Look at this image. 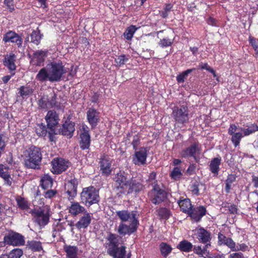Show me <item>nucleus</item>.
<instances>
[{
	"label": "nucleus",
	"instance_id": "nucleus-25",
	"mask_svg": "<svg viewBox=\"0 0 258 258\" xmlns=\"http://www.w3.org/2000/svg\"><path fill=\"white\" fill-rule=\"evenodd\" d=\"M45 120L47 122V125L49 129H52L58 123L59 120L58 115L53 110L48 111L46 116Z\"/></svg>",
	"mask_w": 258,
	"mask_h": 258
},
{
	"label": "nucleus",
	"instance_id": "nucleus-63",
	"mask_svg": "<svg viewBox=\"0 0 258 258\" xmlns=\"http://www.w3.org/2000/svg\"><path fill=\"white\" fill-rule=\"evenodd\" d=\"M49 104H50L51 108L58 107L56 104V96L55 95L51 98L50 100H49Z\"/></svg>",
	"mask_w": 258,
	"mask_h": 258
},
{
	"label": "nucleus",
	"instance_id": "nucleus-12",
	"mask_svg": "<svg viewBox=\"0 0 258 258\" xmlns=\"http://www.w3.org/2000/svg\"><path fill=\"white\" fill-rule=\"evenodd\" d=\"M4 240L7 244L13 246L23 245L25 243L24 237L19 233L13 231L6 234Z\"/></svg>",
	"mask_w": 258,
	"mask_h": 258
},
{
	"label": "nucleus",
	"instance_id": "nucleus-14",
	"mask_svg": "<svg viewBox=\"0 0 258 258\" xmlns=\"http://www.w3.org/2000/svg\"><path fill=\"white\" fill-rule=\"evenodd\" d=\"M195 235L196 237L198 239L200 242L204 244H208L211 245V240L212 239L211 233L204 228L203 227H198L195 231Z\"/></svg>",
	"mask_w": 258,
	"mask_h": 258
},
{
	"label": "nucleus",
	"instance_id": "nucleus-35",
	"mask_svg": "<svg viewBox=\"0 0 258 258\" xmlns=\"http://www.w3.org/2000/svg\"><path fill=\"white\" fill-rule=\"evenodd\" d=\"M176 247L181 251L189 252L192 250L193 245L188 241L183 240L178 244Z\"/></svg>",
	"mask_w": 258,
	"mask_h": 258
},
{
	"label": "nucleus",
	"instance_id": "nucleus-38",
	"mask_svg": "<svg viewBox=\"0 0 258 258\" xmlns=\"http://www.w3.org/2000/svg\"><path fill=\"white\" fill-rule=\"evenodd\" d=\"M41 185L44 189L51 187L53 184L52 178L48 174L44 175L41 179Z\"/></svg>",
	"mask_w": 258,
	"mask_h": 258
},
{
	"label": "nucleus",
	"instance_id": "nucleus-17",
	"mask_svg": "<svg viewBox=\"0 0 258 258\" xmlns=\"http://www.w3.org/2000/svg\"><path fill=\"white\" fill-rule=\"evenodd\" d=\"M78 185V181L75 178L71 179L66 183L65 190L69 200H73L76 196Z\"/></svg>",
	"mask_w": 258,
	"mask_h": 258
},
{
	"label": "nucleus",
	"instance_id": "nucleus-49",
	"mask_svg": "<svg viewBox=\"0 0 258 258\" xmlns=\"http://www.w3.org/2000/svg\"><path fill=\"white\" fill-rule=\"evenodd\" d=\"M181 175V170L178 167H174L170 173V177L174 180L179 179Z\"/></svg>",
	"mask_w": 258,
	"mask_h": 258
},
{
	"label": "nucleus",
	"instance_id": "nucleus-56",
	"mask_svg": "<svg viewBox=\"0 0 258 258\" xmlns=\"http://www.w3.org/2000/svg\"><path fill=\"white\" fill-rule=\"evenodd\" d=\"M140 144V138L138 135L133 137V141H132V145L135 150L138 149V147Z\"/></svg>",
	"mask_w": 258,
	"mask_h": 258
},
{
	"label": "nucleus",
	"instance_id": "nucleus-46",
	"mask_svg": "<svg viewBox=\"0 0 258 258\" xmlns=\"http://www.w3.org/2000/svg\"><path fill=\"white\" fill-rule=\"evenodd\" d=\"M195 70V69H188L177 75L176 77V80L177 82L179 83H183L184 82L185 78L188 76V75Z\"/></svg>",
	"mask_w": 258,
	"mask_h": 258
},
{
	"label": "nucleus",
	"instance_id": "nucleus-41",
	"mask_svg": "<svg viewBox=\"0 0 258 258\" xmlns=\"http://www.w3.org/2000/svg\"><path fill=\"white\" fill-rule=\"evenodd\" d=\"M160 249L161 254L164 257L167 256L171 252L172 249L170 245L165 242L161 243Z\"/></svg>",
	"mask_w": 258,
	"mask_h": 258
},
{
	"label": "nucleus",
	"instance_id": "nucleus-4",
	"mask_svg": "<svg viewBox=\"0 0 258 258\" xmlns=\"http://www.w3.org/2000/svg\"><path fill=\"white\" fill-rule=\"evenodd\" d=\"M218 243L219 245H225L232 251L245 252L249 250L248 245L244 243H236L231 238L226 237L219 233L218 235Z\"/></svg>",
	"mask_w": 258,
	"mask_h": 258
},
{
	"label": "nucleus",
	"instance_id": "nucleus-27",
	"mask_svg": "<svg viewBox=\"0 0 258 258\" xmlns=\"http://www.w3.org/2000/svg\"><path fill=\"white\" fill-rule=\"evenodd\" d=\"M16 56L13 53H10L5 55L4 64L5 67L11 71H15L16 66L15 64Z\"/></svg>",
	"mask_w": 258,
	"mask_h": 258
},
{
	"label": "nucleus",
	"instance_id": "nucleus-58",
	"mask_svg": "<svg viewBox=\"0 0 258 258\" xmlns=\"http://www.w3.org/2000/svg\"><path fill=\"white\" fill-rule=\"evenodd\" d=\"M199 184L197 183H195L191 185L190 186V191L191 193L196 196L199 195Z\"/></svg>",
	"mask_w": 258,
	"mask_h": 258
},
{
	"label": "nucleus",
	"instance_id": "nucleus-51",
	"mask_svg": "<svg viewBox=\"0 0 258 258\" xmlns=\"http://www.w3.org/2000/svg\"><path fill=\"white\" fill-rule=\"evenodd\" d=\"M36 133L39 136H44L46 135V126L43 124H39L36 127Z\"/></svg>",
	"mask_w": 258,
	"mask_h": 258
},
{
	"label": "nucleus",
	"instance_id": "nucleus-6",
	"mask_svg": "<svg viewBox=\"0 0 258 258\" xmlns=\"http://www.w3.org/2000/svg\"><path fill=\"white\" fill-rule=\"evenodd\" d=\"M172 116L177 124L185 125L189 122V110L187 106L180 105L172 108Z\"/></svg>",
	"mask_w": 258,
	"mask_h": 258
},
{
	"label": "nucleus",
	"instance_id": "nucleus-15",
	"mask_svg": "<svg viewBox=\"0 0 258 258\" xmlns=\"http://www.w3.org/2000/svg\"><path fill=\"white\" fill-rule=\"evenodd\" d=\"M112 160L108 156H103L99 162L100 170L103 176H108L112 172Z\"/></svg>",
	"mask_w": 258,
	"mask_h": 258
},
{
	"label": "nucleus",
	"instance_id": "nucleus-50",
	"mask_svg": "<svg viewBox=\"0 0 258 258\" xmlns=\"http://www.w3.org/2000/svg\"><path fill=\"white\" fill-rule=\"evenodd\" d=\"M158 214L162 219H168L170 216L169 211L165 208H161L158 210Z\"/></svg>",
	"mask_w": 258,
	"mask_h": 258
},
{
	"label": "nucleus",
	"instance_id": "nucleus-34",
	"mask_svg": "<svg viewBox=\"0 0 258 258\" xmlns=\"http://www.w3.org/2000/svg\"><path fill=\"white\" fill-rule=\"evenodd\" d=\"M33 89L29 86H22L18 89V94L23 99L32 95Z\"/></svg>",
	"mask_w": 258,
	"mask_h": 258
},
{
	"label": "nucleus",
	"instance_id": "nucleus-29",
	"mask_svg": "<svg viewBox=\"0 0 258 258\" xmlns=\"http://www.w3.org/2000/svg\"><path fill=\"white\" fill-rule=\"evenodd\" d=\"M221 158L219 156L214 158L210 162L209 169L215 175L217 176L220 170V165L221 163Z\"/></svg>",
	"mask_w": 258,
	"mask_h": 258
},
{
	"label": "nucleus",
	"instance_id": "nucleus-31",
	"mask_svg": "<svg viewBox=\"0 0 258 258\" xmlns=\"http://www.w3.org/2000/svg\"><path fill=\"white\" fill-rule=\"evenodd\" d=\"M0 177L4 179L5 184L9 186L11 185L12 179L8 172V168L2 164H0Z\"/></svg>",
	"mask_w": 258,
	"mask_h": 258
},
{
	"label": "nucleus",
	"instance_id": "nucleus-53",
	"mask_svg": "<svg viewBox=\"0 0 258 258\" xmlns=\"http://www.w3.org/2000/svg\"><path fill=\"white\" fill-rule=\"evenodd\" d=\"M173 43V40L167 37L160 39L159 45L161 47H166L171 46Z\"/></svg>",
	"mask_w": 258,
	"mask_h": 258
},
{
	"label": "nucleus",
	"instance_id": "nucleus-43",
	"mask_svg": "<svg viewBox=\"0 0 258 258\" xmlns=\"http://www.w3.org/2000/svg\"><path fill=\"white\" fill-rule=\"evenodd\" d=\"M16 200L19 209L21 210H26L29 208L28 201L25 198L19 196L16 198Z\"/></svg>",
	"mask_w": 258,
	"mask_h": 258
},
{
	"label": "nucleus",
	"instance_id": "nucleus-3",
	"mask_svg": "<svg viewBox=\"0 0 258 258\" xmlns=\"http://www.w3.org/2000/svg\"><path fill=\"white\" fill-rule=\"evenodd\" d=\"M25 166L28 168L38 169L42 160L40 149L34 146H31L24 153Z\"/></svg>",
	"mask_w": 258,
	"mask_h": 258
},
{
	"label": "nucleus",
	"instance_id": "nucleus-40",
	"mask_svg": "<svg viewBox=\"0 0 258 258\" xmlns=\"http://www.w3.org/2000/svg\"><path fill=\"white\" fill-rule=\"evenodd\" d=\"M27 245L33 251H40L42 250L41 243L40 241L35 240L28 241Z\"/></svg>",
	"mask_w": 258,
	"mask_h": 258
},
{
	"label": "nucleus",
	"instance_id": "nucleus-44",
	"mask_svg": "<svg viewBox=\"0 0 258 258\" xmlns=\"http://www.w3.org/2000/svg\"><path fill=\"white\" fill-rule=\"evenodd\" d=\"M235 179L236 176L233 174H229L227 176V178L225 180V191L227 193H229L230 192L231 184L235 181Z\"/></svg>",
	"mask_w": 258,
	"mask_h": 258
},
{
	"label": "nucleus",
	"instance_id": "nucleus-13",
	"mask_svg": "<svg viewBox=\"0 0 258 258\" xmlns=\"http://www.w3.org/2000/svg\"><path fill=\"white\" fill-rule=\"evenodd\" d=\"M201 152V149L198 143H194L189 147L183 149L180 153L182 157H193L196 162L200 161V158L198 155Z\"/></svg>",
	"mask_w": 258,
	"mask_h": 258
},
{
	"label": "nucleus",
	"instance_id": "nucleus-64",
	"mask_svg": "<svg viewBox=\"0 0 258 258\" xmlns=\"http://www.w3.org/2000/svg\"><path fill=\"white\" fill-rule=\"evenodd\" d=\"M207 23L209 25H212L213 26H217V21H216V19L212 17H210L208 19Z\"/></svg>",
	"mask_w": 258,
	"mask_h": 258
},
{
	"label": "nucleus",
	"instance_id": "nucleus-33",
	"mask_svg": "<svg viewBox=\"0 0 258 258\" xmlns=\"http://www.w3.org/2000/svg\"><path fill=\"white\" fill-rule=\"evenodd\" d=\"M63 249L68 258H78V248L76 246L64 245Z\"/></svg>",
	"mask_w": 258,
	"mask_h": 258
},
{
	"label": "nucleus",
	"instance_id": "nucleus-23",
	"mask_svg": "<svg viewBox=\"0 0 258 258\" xmlns=\"http://www.w3.org/2000/svg\"><path fill=\"white\" fill-rule=\"evenodd\" d=\"M74 225L78 229H85L88 227L91 222L92 214L86 211Z\"/></svg>",
	"mask_w": 258,
	"mask_h": 258
},
{
	"label": "nucleus",
	"instance_id": "nucleus-48",
	"mask_svg": "<svg viewBox=\"0 0 258 258\" xmlns=\"http://www.w3.org/2000/svg\"><path fill=\"white\" fill-rule=\"evenodd\" d=\"M231 136H232L231 141L235 147L239 145L241 138L244 136L242 135V133L240 132L236 133Z\"/></svg>",
	"mask_w": 258,
	"mask_h": 258
},
{
	"label": "nucleus",
	"instance_id": "nucleus-2",
	"mask_svg": "<svg viewBox=\"0 0 258 258\" xmlns=\"http://www.w3.org/2000/svg\"><path fill=\"white\" fill-rule=\"evenodd\" d=\"M119 236L109 233L106 238L105 244L107 253L113 258H130V254H126V247L121 245L119 247Z\"/></svg>",
	"mask_w": 258,
	"mask_h": 258
},
{
	"label": "nucleus",
	"instance_id": "nucleus-8",
	"mask_svg": "<svg viewBox=\"0 0 258 258\" xmlns=\"http://www.w3.org/2000/svg\"><path fill=\"white\" fill-rule=\"evenodd\" d=\"M152 184L153 188L149 193L150 200L152 203L155 205L159 204L165 200L167 197V193L164 189L160 187L157 183V181H155Z\"/></svg>",
	"mask_w": 258,
	"mask_h": 258
},
{
	"label": "nucleus",
	"instance_id": "nucleus-1",
	"mask_svg": "<svg viewBox=\"0 0 258 258\" xmlns=\"http://www.w3.org/2000/svg\"><path fill=\"white\" fill-rule=\"evenodd\" d=\"M67 72L61 61H54L47 64L45 68H42L36 75V79L40 82L47 80L51 82H58Z\"/></svg>",
	"mask_w": 258,
	"mask_h": 258
},
{
	"label": "nucleus",
	"instance_id": "nucleus-7",
	"mask_svg": "<svg viewBox=\"0 0 258 258\" xmlns=\"http://www.w3.org/2000/svg\"><path fill=\"white\" fill-rule=\"evenodd\" d=\"M130 180L127 173L119 171L114 177L115 188L119 192L125 194L127 190V186Z\"/></svg>",
	"mask_w": 258,
	"mask_h": 258
},
{
	"label": "nucleus",
	"instance_id": "nucleus-30",
	"mask_svg": "<svg viewBox=\"0 0 258 258\" xmlns=\"http://www.w3.org/2000/svg\"><path fill=\"white\" fill-rule=\"evenodd\" d=\"M143 188V184L136 180L131 179L127 186V190L126 192L131 194L133 192H139Z\"/></svg>",
	"mask_w": 258,
	"mask_h": 258
},
{
	"label": "nucleus",
	"instance_id": "nucleus-36",
	"mask_svg": "<svg viewBox=\"0 0 258 258\" xmlns=\"http://www.w3.org/2000/svg\"><path fill=\"white\" fill-rule=\"evenodd\" d=\"M23 251L20 248H15L8 254H2L0 258H20L23 255Z\"/></svg>",
	"mask_w": 258,
	"mask_h": 258
},
{
	"label": "nucleus",
	"instance_id": "nucleus-10",
	"mask_svg": "<svg viewBox=\"0 0 258 258\" xmlns=\"http://www.w3.org/2000/svg\"><path fill=\"white\" fill-rule=\"evenodd\" d=\"M133 155L132 161L133 163L138 166L144 165L146 164L147 158L149 150L147 147H141L135 150Z\"/></svg>",
	"mask_w": 258,
	"mask_h": 258
},
{
	"label": "nucleus",
	"instance_id": "nucleus-62",
	"mask_svg": "<svg viewBox=\"0 0 258 258\" xmlns=\"http://www.w3.org/2000/svg\"><path fill=\"white\" fill-rule=\"evenodd\" d=\"M237 126L234 124H232L230 125V127L228 129V134L230 135H232L234 134H235V132L237 130Z\"/></svg>",
	"mask_w": 258,
	"mask_h": 258
},
{
	"label": "nucleus",
	"instance_id": "nucleus-59",
	"mask_svg": "<svg viewBox=\"0 0 258 258\" xmlns=\"http://www.w3.org/2000/svg\"><path fill=\"white\" fill-rule=\"evenodd\" d=\"M56 194V191L54 189H49L46 191L44 194L45 198L51 199Z\"/></svg>",
	"mask_w": 258,
	"mask_h": 258
},
{
	"label": "nucleus",
	"instance_id": "nucleus-24",
	"mask_svg": "<svg viewBox=\"0 0 258 258\" xmlns=\"http://www.w3.org/2000/svg\"><path fill=\"white\" fill-rule=\"evenodd\" d=\"M206 214V209L203 206H198L190 210L188 215L196 222L201 220L202 218Z\"/></svg>",
	"mask_w": 258,
	"mask_h": 258
},
{
	"label": "nucleus",
	"instance_id": "nucleus-16",
	"mask_svg": "<svg viewBox=\"0 0 258 258\" xmlns=\"http://www.w3.org/2000/svg\"><path fill=\"white\" fill-rule=\"evenodd\" d=\"M50 214L47 208L39 209L35 212V221L40 226L47 224Z\"/></svg>",
	"mask_w": 258,
	"mask_h": 258
},
{
	"label": "nucleus",
	"instance_id": "nucleus-39",
	"mask_svg": "<svg viewBox=\"0 0 258 258\" xmlns=\"http://www.w3.org/2000/svg\"><path fill=\"white\" fill-rule=\"evenodd\" d=\"M246 128H241V131L243 133L244 136H248L258 131V126L255 124L246 125Z\"/></svg>",
	"mask_w": 258,
	"mask_h": 258
},
{
	"label": "nucleus",
	"instance_id": "nucleus-55",
	"mask_svg": "<svg viewBox=\"0 0 258 258\" xmlns=\"http://www.w3.org/2000/svg\"><path fill=\"white\" fill-rule=\"evenodd\" d=\"M249 43L253 47L256 54H258V40L252 36L249 37Z\"/></svg>",
	"mask_w": 258,
	"mask_h": 258
},
{
	"label": "nucleus",
	"instance_id": "nucleus-52",
	"mask_svg": "<svg viewBox=\"0 0 258 258\" xmlns=\"http://www.w3.org/2000/svg\"><path fill=\"white\" fill-rule=\"evenodd\" d=\"M128 60V58L125 55L122 54L118 56L115 59V62L116 66L120 67L124 64Z\"/></svg>",
	"mask_w": 258,
	"mask_h": 258
},
{
	"label": "nucleus",
	"instance_id": "nucleus-9",
	"mask_svg": "<svg viewBox=\"0 0 258 258\" xmlns=\"http://www.w3.org/2000/svg\"><path fill=\"white\" fill-rule=\"evenodd\" d=\"M129 222V225L123 222L120 223L117 229V232L120 235H130L137 231L139 225V219H134Z\"/></svg>",
	"mask_w": 258,
	"mask_h": 258
},
{
	"label": "nucleus",
	"instance_id": "nucleus-20",
	"mask_svg": "<svg viewBox=\"0 0 258 258\" xmlns=\"http://www.w3.org/2000/svg\"><path fill=\"white\" fill-rule=\"evenodd\" d=\"M83 132L80 135L81 140L80 142V148L82 150L89 149L90 145V136L88 130V127L86 125H83Z\"/></svg>",
	"mask_w": 258,
	"mask_h": 258
},
{
	"label": "nucleus",
	"instance_id": "nucleus-11",
	"mask_svg": "<svg viewBox=\"0 0 258 258\" xmlns=\"http://www.w3.org/2000/svg\"><path fill=\"white\" fill-rule=\"evenodd\" d=\"M51 171L54 174H59L65 171L70 165V162L62 158H55L51 162Z\"/></svg>",
	"mask_w": 258,
	"mask_h": 258
},
{
	"label": "nucleus",
	"instance_id": "nucleus-45",
	"mask_svg": "<svg viewBox=\"0 0 258 258\" xmlns=\"http://www.w3.org/2000/svg\"><path fill=\"white\" fill-rule=\"evenodd\" d=\"M41 39V35L39 31H33L31 34V42L38 45Z\"/></svg>",
	"mask_w": 258,
	"mask_h": 258
},
{
	"label": "nucleus",
	"instance_id": "nucleus-5",
	"mask_svg": "<svg viewBox=\"0 0 258 258\" xmlns=\"http://www.w3.org/2000/svg\"><path fill=\"white\" fill-rule=\"evenodd\" d=\"M81 200L88 207L96 204L99 201L98 191L93 186L84 188L81 193Z\"/></svg>",
	"mask_w": 258,
	"mask_h": 258
},
{
	"label": "nucleus",
	"instance_id": "nucleus-21",
	"mask_svg": "<svg viewBox=\"0 0 258 258\" xmlns=\"http://www.w3.org/2000/svg\"><path fill=\"white\" fill-rule=\"evenodd\" d=\"M47 50H37L32 56L30 62L32 65L40 66L47 55Z\"/></svg>",
	"mask_w": 258,
	"mask_h": 258
},
{
	"label": "nucleus",
	"instance_id": "nucleus-57",
	"mask_svg": "<svg viewBox=\"0 0 258 258\" xmlns=\"http://www.w3.org/2000/svg\"><path fill=\"white\" fill-rule=\"evenodd\" d=\"M224 208H227L228 209L229 212L231 214H235L237 212V208L236 205L232 204L229 205L228 204H225L223 206Z\"/></svg>",
	"mask_w": 258,
	"mask_h": 258
},
{
	"label": "nucleus",
	"instance_id": "nucleus-26",
	"mask_svg": "<svg viewBox=\"0 0 258 258\" xmlns=\"http://www.w3.org/2000/svg\"><path fill=\"white\" fill-rule=\"evenodd\" d=\"M86 211V209L80 204L77 202H71V205L69 208V213L73 216H76L79 214H83Z\"/></svg>",
	"mask_w": 258,
	"mask_h": 258
},
{
	"label": "nucleus",
	"instance_id": "nucleus-60",
	"mask_svg": "<svg viewBox=\"0 0 258 258\" xmlns=\"http://www.w3.org/2000/svg\"><path fill=\"white\" fill-rule=\"evenodd\" d=\"M230 253L228 258H245L244 254L241 252H236Z\"/></svg>",
	"mask_w": 258,
	"mask_h": 258
},
{
	"label": "nucleus",
	"instance_id": "nucleus-19",
	"mask_svg": "<svg viewBox=\"0 0 258 258\" xmlns=\"http://www.w3.org/2000/svg\"><path fill=\"white\" fill-rule=\"evenodd\" d=\"M116 215L122 222L129 221L134 219H139L137 211L128 210H121L116 211Z\"/></svg>",
	"mask_w": 258,
	"mask_h": 258
},
{
	"label": "nucleus",
	"instance_id": "nucleus-28",
	"mask_svg": "<svg viewBox=\"0 0 258 258\" xmlns=\"http://www.w3.org/2000/svg\"><path fill=\"white\" fill-rule=\"evenodd\" d=\"M75 131L74 123L70 120H67L62 125L61 129L62 135L68 136L70 138L73 136Z\"/></svg>",
	"mask_w": 258,
	"mask_h": 258
},
{
	"label": "nucleus",
	"instance_id": "nucleus-37",
	"mask_svg": "<svg viewBox=\"0 0 258 258\" xmlns=\"http://www.w3.org/2000/svg\"><path fill=\"white\" fill-rule=\"evenodd\" d=\"M210 245H208L207 244H205L203 247L200 245H193V251L196 254L200 255V256H205V255L207 256L208 254L207 248Z\"/></svg>",
	"mask_w": 258,
	"mask_h": 258
},
{
	"label": "nucleus",
	"instance_id": "nucleus-22",
	"mask_svg": "<svg viewBox=\"0 0 258 258\" xmlns=\"http://www.w3.org/2000/svg\"><path fill=\"white\" fill-rule=\"evenodd\" d=\"M100 113L93 108H89L87 112V118L92 127H95L97 125L100 119Z\"/></svg>",
	"mask_w": 258,
	"mask_h": 258
},
{
	"label": "nucleus",
	"instance_id": "nucleus-42",
	"mask_svg": "<svg viewBox=\"0 0 258 258\" xmlns=\"http://www.w3.org/2000/svg\"><path fill=\"white\" fill-rule=\"evenodd\" d=\"M137 30V28H136L134 25H131L127 27L123 33L124 38L127 40H131L133 38L134 34Z\"/></svg>",
	"mask_w": 258,
	"mask_h": 258
},
{
	"label": "nucleus",
	"instance_id": "nucleus-18",
	"mask_svg": "<svg viewBox=\"0 0 258 258\" xmlns=\"http://www.w3.org/2000/svg\"><path fill=\"white\" fill-rule=\"evenodd\" d=\"M3 41L5 43L11 42L15 43L18 47L22 45V37L14 31H9L3 36Z\"/></svg>",
	"mask_w": 258,
	"mask_h": 258
},
{
	"label": "nucleus",
	"instance_id": "nucleus-61",
	"mask_svg": "<svg viewBox=\"0 0 258 258\" xmlns=\"http://www.w3.org/2000/svg\"><path fill=\"white\" fill-rule=\"evenodd\" d=\"M4 4L7 6L10 12L14 10L13 0H5Z\"/></svg>",
	"mask_w": 258,
	"mask_h": 258
},
{
	"label": "nucleus",
	"instance_id": "nucleus-54",
	"mask_svg": "<svg viewBox=\"0 0 258 258\" xmlns=\"http://www.w3.org/2000/svg\"><path fill=\"white\" fill-rule=\"evenodd\" d=\"M199 66L201 69L206 70L213 74L214 77H217V75L215 71L212 68H211L207 63H201L200 64Z\"/></svg>",
	"mask_w": 258,
	"mask_h": 258
},
{
	"label": "nucleus",
	"instance_id": "nucleus-32",
	"mask_svg": "<svg viewBox=\"0 0 258 258\" xmlns=\"http://www.w3.org/2000/svg\"><path fill=\"white\" fill-rule=\"evenodd\" d=\"M177 203L181 211L184 213L188 214L192 207L190 200L189 199H180Z\"/></svg>",
	"mask_w": 258,
	"mask_h": 258
},
{
	"label": "nucleus",
	"instance_id": "nucleus-47",
	"mask_svg": "<svg viewBox=\"0 0 258 258\" xmlns=\"http://www.w3.org/2000/svg\"><path fill=\"white\" fill-rule=\"evenodd\" d=\"M49 104V99L47 97L43 96L38 101V106L41 109L51 108V105Z\"/></svg>",
	"mask_w": 258,
	"mask_h": 258
}]
</instances>
